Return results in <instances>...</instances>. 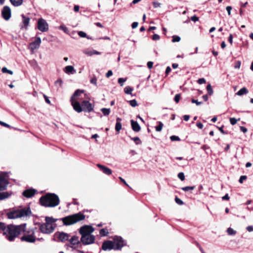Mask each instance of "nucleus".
Segmentation results:
<instances>
[{"label": "nucleus", "instance_id": "19", "mask_svg": "<svg viewBox=\"0 0 253 253\" xmlns=\"http://www.w3.org/2000/svg\"><path fill=\"white\" fill-rule=\"evenodd\" d=\"M72 105L74 109L78 113H81L83 111L82 103H80L77 101H71Z\"/></svg>", "mask_w": 253, "mask_h": 253}, {"label": "nucleus", "instance_id": "40", "mask_svg": "<svg viewBox=\"0 0 253 253\" xmlns=\"http://www.w3.org/2000/svg\"><path fill=\"white\" fill-rule=\"evenodd\" d=\"M62 84H63V81L61 79H58L54 83L55 86H59L60 87L62 86Z\"/></svg>", "mask_w": 253, "mask_h": 253}, {"label": "nucleus", "instance_id": "23", "mask_svg": "<svg viewBox=\"0 0 253 253\" xmlns=\"http://www.w3.org/2000/svg\"><path fill=\"white\" fill-rule=\"evenodd\" d=\"M64 72L68 74H73L76 73V70L73 66L69 65L65 68Z\"/></svg>", "mask_w": 253, "mask_h": 253}, {"label": "nucleus", "instance_id": "33", "mask_svg": "<svg viewBox=\"0 0 253 253\" xmlns=\"http://www.w3.org/2000/svg\"><path fill=\"white\" fill-rule=\"evenodd\" d=\"M207 90L208 94L210 95H212L213 93L212 88L211 85V84H209L207 86Z\"/></svg>", "mask_w": 253, "mask_h": 253}, {"label": "nucleus", "instance_id": "62", "mask_svg": "<svg viewBox=\"0 0 253 253\" xmlns=\"http://www.w3.org/2000/svg\"><path fill=\"white\" fill-rule=\"evenodd\" d=\"M147 67L148 68L150 69L153 67V62L152 61H148L147 62Z\"/></svg>", "mask_w": 253, "mask_h": 253}, {"label": "nucleus", "instance_id": "32", "mask_svg": "<svg viewBox=\"0 0 253 253\" xmlns=\"http://www.w3.org/2000/svg\"><path fill=\"white\" fill-rule=\"evenodd\" d=\"M132 90H133L132 88L129 86H127L126 87H125V88H124V91H125V93H126L127 94H131Z\"/></svg>", "mask_w": 253, "mask_h": 253}, {"label": "nucleus", "instance_id": "6", "mask_svg": "<svg viewBox=\"0 0 253 253\" xmlns=\"http://www.w3.org/2000/svg\"><path fill=\"white\" fill-rule=\"evenodd\" d=\"M22 236L19 237L21 241H25L28 243H34L36 241V237L34 236V231L27 230Z\"/></svg>", "mask_w": 253, "mask_h": 253}, {"label": "nucleus", "instance_id": "55", "mask_svg": "<svg viewBox=\"0 0 253 253\" xmlns=\"http://www.w3.org/2000/svg\"><path fill=\"white\" fill-rule=\"evenodd\" d=\"M90 83L96 85L97 84V79L95 77L92 78L91 79L90 81Z\"/></svg>", "mask_w": 253, "mask_h": 253}, {"label": "nucleus", "instance_id": "57", "mask_svg": "<svg viewBox=\"0 0 253 253\" xmlns=\"http://www.w3.org/2000/svg\"><path fill=\"white\" fill-rule=\"evenodd\" d=\"M217 128H218V129L219 130V131L223 134H228V132L227 131H224L223 129V126H222L221 127H218L217 126Z\"/></svg>", "mask_w": 253, "mask_h": 253}, {"label": "nucleus", "instance_id": "34", "mask_svg": "<svg viewBox=\"0 0 253 253\" xmlns=\"http://www.w3.org/2000/svg\"><path fill=\"white\" fill-rule=\"evenodd\" d=\"M195 188V186H185V187H182L181 189L183 191H184L187 192V191L193 190Z\"/></svg>", "mask_w": 253, "mask_h": 253}, {"label": "nucleus", "instance_id": "25", "mask_svg": "<svg viewBox=\"0 0 253 253\" xmlns=\"http://www.w3.org/2000/svg\"><path fill=\"white\" fill-rule=\"evenodd\" d=\"M7 217L8 219H15L16 218V210H13L12 211L7 212Z\"/></svg>", "mask_w": 253, "mask_h": 253}, {"label": "nucleus", "instance_id": "54", "mask_svg": "<svg viewBox=\"0 0 253 253\" xmlns=\"http://www.w3.org/2000/svg\"><path fill=\"white\" fill-rule=\"evenodd\" d=\"M197 82L199 84H205L206 82V81L204 78H200L197 81Z\"/></svg>", "mask_w": 253, "mask_h": 253}, {"label": "nucleus", "instance_id": "36", "mask_svg": "<svg viewBox=\"0 0 253 253\" xmlns=\"http://www.w3.org/2000/svg\"><path fill=\"white\" fill-rule=\"evenodd\" d=\"M78 35L82 38H86L88 39H91V38L87 36L86 34L83 31L78 32Z\"/></svg>", "mask_w": 253, "mask_h": 253}, {"label": "nucleus", "instance_id": "60", "mask_svg": "<svg viewBox=\"0 0 253 253\" xmlns=\"http://www.w3.org/2000/svg\"><path fill=\"white\" fill-rule=\"evenodd\" d=\"M232 7L231 6H227L226 7V9L228 12V15H231V10H232Z\"/></svg>", "mask_w": 253, "mask_h": 253}, {"label": "nucleus", "instance_id": "5", "mask_svg": "<svg viewBox=\"0 0 253 253\" xmlns=\"http://www.w3.org/2000/svg\"><path fill=\"white\" fill-rule=\"evenodd\" d=\"M32 214V211L30 206L23 208L17 209V218L30 217Z\"/></svg>", "mask_w": 253, "mask_h": 253}, {"label": "nucleus", "instance_id": "61", "mask_svg": "<svg viewBox=\"0 0 253 253\" xmlns=\"http://www.w3.org/2000/svg\"><path fill=\"white\" fill-rule=\"evenodd\" d=\"M228 41L231 44H232V43H233V35L232 34H230V35H229V36L228 38Z\"/></svg>", "mask_w": 253, "mask_h": 253}, {"label": "nucleus", "instance_id": "3", "mask_svg": "<svg viewBox=\"0 0 253 253\" xmlns=\"http://www.w3.org/2000/svg\"><path fill=\"white\" fill-rule=\"evenodd\" d=\"M0 230L3 231V234L9 241H13L16 237V225L9 224L6 226L5 223L0 222Z\"/></svg>", "mask_w": 253, "mask_h": 253}, {"label": "nucleus", "instance_id": "35", "mask_svg": "<svg viewBox=\"0 0 253 253\" xmlns=\"http://www.w3.org/2000/svg\"><path fill=\"white\" fill-rule=\"evenodd\" d=\"M86 54L89 56H92L94 54L99 55L100 53L95 50H92L86 52Z\"/></svg>", "mask_w": 253, "mask_h": 253}, {"label": "nucleus", "instance_id": "2", "mask_svg": "<svg viewBox=\"0 0 253 253\" xmlns=\"http://www.w3.org/2000/svg\"><path fill=\"white\" fill-rule=\"evenodd\" d=\"M86 211H88L84 210L83 211V212L80 211L77 213L66 216L64 217L60 218V220L63 222L64 225H71L80 221L84 220L85 218V215L84 214L83 212Z\"/></svg>", "mask_w": 253, "mask_h": 253}, {"label": "nucleus", "instance_id": "45", "mask_svg": "<svg viewBox=\"0 0 253 253\" xmlns=\"http://www.w3.org/2000/svg\"><path fill=\"white\" fill-rule=\"evenodd\" d=\"M126 80L127 78H120L118 79V82L121 86H123L124 85V83L126 81Z\"/></svg>", "mask_w": 253, "mask_h": 253}, {"label": "nucleus", "instance_id": "22", "mask_svg": "<svg viewBox=\"0 0 253 253\" xmlns=\"http://www.w3.org/2000/svg\"><path fill=\"white\" fill-rule=\"evenodd\" d=\"M130 124L132 129L134 132H139L140 130L141 127L136 121L131 120H130Z\"/></svg>", "mask_w": 253, "mask_h": 253}, {"label": "nucleus", "instance_id": "1", "mask_svg": "<svg viewBox=\"0 0 253 253\" xmlns=\"http://www.w3.org/2000/svg\"><path fill=\"white\" fill-rule=\"evenodd\" d=\"M59 202L58 196L54 193H47L39 200L40 205L44 207H55L59 205Z\"/></svg>", "mask_w": 253, "mask_h": 253}, {"label": "nucleus", "instance_id": "17", "mask_svg": "<svg viewBox=\"0 0 253 253\" xmlns=\"http://www.w3.org/2000/svg\"><path fill=\"white\" fill-rule=\"evenodd\" d=\"M37 190L33 188H29L25 190L22 193L23 196L27 198H30L33 197L37 192Z\"/></svg>", "mask_w": 253, "mask_h": 253}, {"label": "nucleus", "instance_id": "20", "mask_svg": "<svg viewBox=\"0 0 253 253\" xmlns=\"http://www.w3.org/2000/svg\"><path fill=\"white\" fill-rule=\"evenodd\" d=\"M26 223L17 225V238H19L20 237L19 235L21 234H24L26 232Z\"/></svg>", "mask_w": 253, "mask_h": 253}, {"label": "nucleus", "instance_id": "9", "mask_svg": "<svg viewBox=\"0 0 253 253\" xmlns=\"http://www.w3.org/2000/svg\"><path fill=\"white\" fill-rule=\"evenodd\" d=\"M95 237L93 235L83 236L81 238L82 244L84 245H90L94 243Z\"/></svg>", "mask_w": 253, "mask_h": 253}, {"label": "nucleus", "instance_id": "47", "mask_svg": "<svg viewBox=\"0 0 253 253\" xmlns=\"http://www.w3.org/2000/svg\"><path fill=\"white\" fill-rule=\"evenodd\" d=\"M170 139L172 141H180V139L178 136L172 135L170 137Z\"/></svg>", "mask_w": 253, "mask_h": 253}, {"label": "nucleus", "instance_id": "21", "mask_svg": "<svg viewBox=\"0 0 253 253\" xmlns=\"http://www.w3.org/2000/svg\"><path fill=\"white\" fill-rule=\"evenodd\" d=\"M97 166L98 168H99V169L101 170L102 171V172L104 174L108 175L111 174L112 171V170L111 169H110L109 168H108L103 165H102L101 164H97Z\"/></svg>", "mask_w": 253, "mask_h": 253}, {"label": "nucleus", "instance_id": "27", "mask_svg": "<svg viewBox=\"0 0 253 253\" xmlns=\"http://www.w3.org/2000/svg\"><path fill=\"white\" fill-rule=\"evenodd\" d=\"M248 90L247 89V88L244 87L242 88H241L237 93L236 94L239 96H242L244 94H246L248 93Z\"/></svg>", "mask_w": 253, "mask_h": 253}, {"label": "nucleus", "instance_id": "39", "mask_svg": "<svg viewBox=\"0 0 253 253\" xmlns=\"http://www.w3.org/2000/svg\"><path fill=\"white\" fill-rule=\"evenodd\" d=\"M130 138L131 140L134 141L136 145L140 144L141 143V141L138 137H131Z\"/></svg>", "mask_w": 253, "mask_h": 253}, {"label": "nucleus", "instance_id": "58", "mask_svg": "<svg viewBox=\"0 0 253 253\" xmlns=\"http://www.w3.org/2000/svg\"><path fill=\"white\" fill-rule=\"evenodd\" d=\"M153 5L155 8H158L161 6V4L159 2L154 1L153 2Z\"/></svg>", "mask_w": 253, "mask_h": 253}, {"label": "nucleus", "instance_id": "41", "mask_svg": "<svg viewBox=\"0 0 253 253\" xmlns=\"http://www.w3.org/2000/svg\"><path fill=\"white\" fill-rule=\"evenodd\" d=\"M122 124L121 123H116L115 125V130L116 131L119 132L122 129Z\"/></svg>", "mask_w": 253, "mask_h": 253}, {"label": "nucleus", "instance_id": "31", "mask_svg": "<svg viewBox=\"0 0 253 253\" xmlns=\"http://www.w3.org/2000/svg\"><path fill=\"white\" fill-rule=\"evenodd\" d=\"M158 125L155 126V129L157 131H161L163 127V124L161 122H158Z\"/></svg>", "mask_w": 253, "mask_h": 253}, {"label": "nucleus", "instance_id": "30", "mask_svg": "<svg viewBox=\"0 0 253 253\" xmlns=\"http://www.w3.org/2000/svg\"><path fill=\"white\" fill-rule=\"evenodd\" d=\"M101 111L102 112L103 114L105 116H108L110 113V109L103 108L101 109Z\"/></svg>", "mask_w": 253, "mask_h": 253}, {"label": "nucleus", "instance_id": "10", "mask_svg": "<svg viewBox=\"0 0 253 253\" xmlns=\"http://www.w3.org/2000/svg\"><path fill=\"white\" fill-rule=\"evenodd\" d=\"M41 231L44 234H50L53 232L54 227L52 225H49L46 223L42 224L40 226Z\"/></svg>", "mask_w": 253, "mask_h": 253}, {"label": "nucleus", "instance_id": "50", "mask_svg": "<svg viewBox=\"0 0 253 253\" xmlns=\"http://www.w3.org/2000/svg\"><path fill=\"white\" fill-rule=\"evenodd\" d=\"M191 102L192 103H196L197 106L203 104V102L198 101V100H196L195 99H192Z\"/></svg>", "mask_w": 253, "mask_h": 253}, {"label": "nucleus", "instance_id": "8", "mask_svg": "<svg viewBox=\"0 0 253 253\" xmlns=\"http://www.w3.org/2000/svg\"><path fill=\"white\" fill-rule=\"evenodd\" d=\"M94 228L90 225H84L79 229V233L82 236L91 235V234L94 231Z\"/></svg>", "mask_w": 253, "mask_h": 253}, {"label": "nucleus", "instance_id": "18", "mask_svg": "<svg viewBox=\"0 0 253 253\" xmlns=\"http://www.w3.org/2000/svg\"><path fill=\"white\" fill-rule=\"evenodd\" d=\"M41 43V39L40 37H36L34 41L30 43V48L31 50L33 51L35 49L38 48Z\"/></svg>", "mask_w": 253, "mask_h": 253}, {"label": "nucleus", "instance_id": "46", "mask_svg": "<svg viewBox=\"0 0 253 253\" xmlns=\"http://www.w3.org/2000/svg\"><path fill=\"white\" fill-rule=\"evenodd\" d=\"M175 202L176 204H177L179 205H182L184 204L183 202L180 199H179L176 196L175 198Z\"/></svg>", "mask_w": 253, "mask_h": 253}, {"label": "nucleus", "instance_id": "16", "mask_svg": "<svg viewBox=\"0 0 253 253\" xmlns=\"http://www.w3.org/2000/svg\"><path fill=\"white\" fill-rule=\"evenodd\" d=\"M1 15L5 20H9L11 17L10 8L7 6H4L1 11Z\"/></svg>", "mask_w": 253, "mask_h": 253}, {"label": "nucleus", "instance_id": "48", "mask_svg": "<svg viewBox=\"0 0 253 253\" xmlns=\"http://www.w3.org/2000/svg\"><path fill=\"white\" fill-rule=\"evenodd\" d=\"M178 177L181 180L183 181L185 179V176L183 172H181L178 174Z\"/></svg>", "mask_w": 253, "mask_h": 253}, {"label": "nucleus", "instance_id": "42", "mask_svg": "<svg viewBox=\"0 0 253 253\" xmlns=\"http://www.w3.org/2000/svg\"><path fill=\"white\" fill-rule=\"evenodd\" d=\"M172 42H178L180 41V37L178 36H176V35H174V36H173L172 37Z\"/></svg>", "mask_w": 253, "mask_h": 253}, {"label": "nucleus", "instance_id": "53", "mask_svg": "<svg viewBox=\"0 0 253 253\" xmlns=\"http://www.w3.org/2000/svg\"><path fill=\"white\" fill-rule=\"evenodd\" d=\"M247 176L246 175H242L240 176L239 182L240 183H242L243 182V181L247 179Z\"/></svg>", "mask_w": 253, "mask_h": 253}, {"label": "nucleus", "instance_id": "29", "mask_svg": "<svg viewBox=\"0 0 253 253\" xmlns=\"http://www.w3.org/2000/svg\"><path fill=\"white\" fill-rule=\"evenodd\" d=\"M10 194L7 192H0V200H2L9 197Z\"/></svg>", "mask_w": 253, "mask_h": 253}, {"label": "nucleus", "instance_id": "43", "mask_svg": "<svg viewBox=\"0 0 253 253\" xmlns=\"http://www.w3.org/2000/svg\"><path fill=\"white\" fill-rule=\"evenodd\" d=\"M1 71L3 73H8L10 75H12L13 74V72L12 71L8 70L6 67H3Z\"/></svg>", "mask_w": 253, "mask_h": 253}, {"label": "nucleus", "instance_id": "49", "mask_svg": "<svg viewBox=\"0 0 253 253\" xmlns=\"http://www.w3.org/2000/svg\"><path fill=\"white\" fill-rule=\"evenodd\" d=\"M180 99V94H176L174 97V100L176 103H178Z\"/></svg>", "mask_w": 253, "mask_h": 253}, {"label": "nucleus", "instance_id": "52", "mask_svg": "<svg viewBox=\"0 0 253 253\" xmlns=\"http://www.w3.org/2000/svg\"><path fill=\"white\" fill-rule=\"evenodd\" d=\"M237 120L235 118H231L230 119V124L232 125H234L237 123Z\"/></svg>", "mask_w": 253, "mask_h": 253}, {"label": "nucleus", "instance_id": "56", "mask_svg": "<svg viewBox=\"0 0 253 253\" xmlns=\"http://www.w3.org/2000/svg\"><path fill=\"white\" fill-rule=\"evenodd\" d=\"M160 36L158 34H155L153 35L152 40L154 41H157L160 39Z\"/></svg>", "mask_w": 253, "mask_h": 253}, {"label": "nucleus", "instance_id": "26", "mask_svg": "<svg viewBox=\"0 0 253 253\" xmlns=\"http://www.w3.org/2000/svg\"><path fill=\"white\" fill-rule=\"evenodd\" d=\"M58 220H60V219H55L52 217H45V223L49 224V225H52V223L55 222Z\"/></svg>", "mask_w": 253, "mask_h": 253}, {"label": "nucleus", "instance_id": "51", "mask_svg": "<svg viewBox=\"0 0 253 253\" xmlns=\"http://www.w3.org/2000/svg\"><path fill=\"white\" fill-rule=\"evenodd\" d=\"M59 29L63 30L65 33H67L68 31V28L64 25L60 26Z\"/></svg>", "mask_w": 253, "mask_h": 253}, {"label": "nucleus", "instance_id": "15", "mask_svg": "<svg viewBox=\"0 0 253 253\" xmlns=\"http://www.w3.org/2000/svg\"><path fill=\"white\" fill-rule=\"evenodd\" d=\"M8 184V179L5 177L2 173L0 175V191L6 189Z\"/></svg>", "mask_w": 253, "mask_h": 253}, {"label": "nucleus", "instance_id": "37", "mask_svg": "<svg viewBox=\"0 0 253 253\" xmlns=\"http://www.w3.org/2000/svg\"><path fill=\"white\" fill-rule=\"evenodd\" d=\"M99 233L101 236H106L108 234L109 232L106 229L102 228L100 230Z\"/></svg>", "mask_w": 253, "mask_h": 253}, {"label": "nucleus", "instance_id": "63", "mask_svg": "<svg viewBox=\"0 0 253 253\" xmlns=\"http://www.w3.org/2000/svg\"><path fill=\"white\" fill-rule=\"evenodd\" d=\"M113 75V72L112 70H109L107 73L106 74V76L107 78H109Z\"/></svg>", "mask_w": 253, "mask_h": 253}, {"label": "nucleus", "instance_id": "13", "mask_svg": "<svg viewBox=\"0 0 253 253\" xmlns=\"http://www.w3.org/2000/svg\"><path fill=\"white\" fill-rule=\"evenodd\" d=\"M102 250L105 251L115 250L114 243L111 240L103 242L102 245Z\"/></svg>", "mask_w": 253, "mask_h": 253}, {"label": "nucleus", "instance_id": "59", "mask_svg": "<svg viewBox=\"0 0 253 253\" xmlns=\"http://www.w3.org/2000/svg\"><path fill=\"white\" fill-rule=\"evenodd\" d=\"M191 20L192 21L196 22L199 20V18L197 16L194 15L191 17Z\"/></svg>", "mask_w": 253, "mask_h": 253}, {"label": "nucleus", "instance_id": "44", "mask_svg": "<svg viewBox=\"0 0 253 253\" xmlns=\"http://www.w3.org/2000/svg\"><path fill=\"white\" fill-rule=\"evenodd\" d=\"M129 104L133 107H136L138 105L137 102L135 99H133L128 101Z\"/></svg>", "mask_w": 253, "mask_h": 253}, {"label": "nucleus", "instance_id": "11", "mask_svg": "<svg viewBox=\"0 0 253 253\" xmlns=\"http://www.w3.org/2000/svg\"><path fill=\"white\" fill-rule=\"evenodd\" d=\"M38 28L41 32H45L48 30V25L44 19L40 18L38 21Z\"/></svg>", "mask_w": 253, "mask_h": 253}, {"label": "nucleus", "instance_id": "4", "mask_svg": "<svg viewBox=\"0 0 253 253\" xmlns=\"http://www.w3.org/2000/svg\"><path fill=\"white\" fill-rule=\"evenodd\" d=\"M114 243L115 251L121 250L123 247L126 246V242L121 236H115L112 241Z\"/></svg>", "mask_w": 253, "mask_h": 253}, {"label": "nucleus", "instance_id": "7", "mask_svg": "<svg viewBox=\"0 0 253 253\" xmlns=\"http://www.w3.org/2000/svg\"><path fill=\"white\" fill-rule=\"evenodd\" d=\"M69 241L71 246L70 247L73 249H76L77 248H81L82 244L81 243V239L79 240V237L77 236L74 235L69 239Z\"/></svg>", "mask_w": 253, "mask_h": 253}, {"label": "nucleus", "instance_id": "64", "mask_svg": "<svg viewBox=\"0 0 253 253\" xmlns=\"http://www.w3.org/2000/svg\"><path fill=\"white\" fill-rule=\"evenodd\" d=\"M246 229L250 232L253 231V226L250 225L247 227Z\"/></svg>", "mask_w": 253, "mask_h": 253}, {"label": "nucleus", "instance_id": "28", "mask_svg": "<svg viewBox=\"0 0 253 253\" xmlns=\"http://www.w3.org/2000/svg\"><path fill=\"white\" fill-rule=\"evenodd\" d=\"M84 92V90H81V89H77V90H76L75 91V92L74 93V94H73V95L72 96V97L71 98V99H70V101L73 100V98L74 97L80 96Z\"/></svg>", "mask_w": 253, "mask_h": 253}, {"label": "nucleus", "instance_id": "14", "mask_svg": "<svg viewBox=\"0 0 253 253\" xmlns=\"http://www.w3.org/2000/svg\"><path fill=\"white\" fill-rule=\"evenodd\" d=\"M83 111L91 112L93 110V106L88 101L84 100L82 102Z\"/></svg>", "mask_w": 253, "mask_h": 253}, {"label": "nucleus", "instance_id": "12", "mask_svg": "<svg viewBox=\"0 0 253 253\" xmlns=\"http://www.w3.org/2000/svg\"><path fill=\"white\" fill-rule=\"evenodd\" d=\"M55 236L61 242L69 241L70 235L64 232H57L55 233Z\"/></svg>", "mask_w": 253, "mask_h": 253}, {"label": "nucleus", "instance_id": "24", "mask_svg": "<svg viewBox=\"0 0 253 253\" xmlns=\"http://www.w3.org/2000/svg\"><path fill=\"white\" fill-rule=\"evenodd\" d=\"M22 23L24 25V27L27 29V27L29 25V21H30V18L29 17L26 16L25 15L22 14Z\"/></svg>", "mask_w": 253, "mask_h": 253}, {"label": "nucleus", "instance_id": "38", "mask_svg": "<svg viewBox=\"0 0 253 253\" xmlns=\"http://www.w3.org/2000/svg\"><path fill=\"white\" fill-rule=\"evenodd\" d=\"M227 232L229 235H234L236 233V231L231 227H229L227 229Z\"/></svg>", "mask_w": 253, "mask_h": 253}]
</instances>
